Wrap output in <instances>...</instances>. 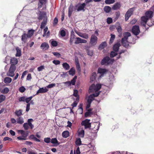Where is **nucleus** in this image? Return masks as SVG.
Returning a JSON list of instances; mask_svg holds the SVG:
<instances>
[{
  "label": "nucleus",
  "instance_id": "34",
  "mask_svg": "<svg viewBox=\"0 0 154 154\" xmlns=\"http://www.w3.org/2000/svg\"><path fill=\"white\" fill-rule=\"evenodd\" d=\"M17 123L22 124L24 122L23 119L22 117H20L17 119Z\"/></svg>",
  "mask_w": 154,
  "mask_h": 154
},
{
  "label": "nucleus",
  "instance_id": "59",
  "mask_svg": "<svg viewBox=\"0 0 154 154\" xmlns=\"http://www.w3.org/2000/svg\"><path fill=\"white\" fill-rule=\"evenodd\" d=\"M52 54L55 56L56 57H59L60 56V54L57 52H53L52 53Z\"/></svg>",
  "mask_w": 154,
  "mask_h": 154
},
{
  "label": "nucleus",
  "instance_id": "45",
  "mask_svg": "<svg viewBox=\"0 0 154 154\" xmlns=\"http://www.w3.org/2000/svg\"><path fill=\"white\" fill-rule=\"evenodd\" d=\"M82 38L79 37H77L76 38V40L75 42V44H79L81 43Z\"/></svg>",
  "mask_w": 154,
  "mask_h": 154
},
{
  "label": "nucleus",
  "instance_id": "52",
  "mask_svg": "<svg viewBox=\"0 0 154 154\" xmlns=\"http://www.w3.org/2000/svg\"><path fill=\"white\" fill-rule=\"evenodd\" d=\"M56 85V84H50L49 85H48L46 87V88H52L53 87H54V86H55Z\"/></svg>",
  "mask_w": 154,
  "mask_h": 154
},
{
  "label": "nucleus",
  "instance_id": "32",
  "mask_svg": "<svg viewBox=\"0 0 154 154\" xmlns=\"http://www.w3.org/2000/svg\"><path fill=\"white\" fill-rule=\"evenodd\" d=\"M12 79L9 77H5L4 80V82L6 84H8L11 82Z\"/></svg>",
  "mask_w": 154,
  "mask_h": 154
},
{
  "label": "nucleus",
  "instance_id": "12",
  "mask_svg": "<svg viewBox=\"0 0 154 154\" xmlns=\"http://www.w3.org/2000/svg\"><path fill=\"white\" fill-rule=\"evenodd\" d=\"M48 90L46 87L39 88V89L37 91L36 94H38L39 93H43L47 92Z\"/></svg>",
  "mask_w": 154,
  "mask_h": 154
},
{
  "label": "nucleus",
  "instance_id": "5",
  "mask_svg": "<svg viewBox=\"0 0 154 154\" xmlns=\"http://www.w3.org/2000/svg\"><path fill=\"white\" fill-rule=\"evenodd\" d=\"M16 67L14 65H11L9 71L7 74L9 76L13 77L14 76V72L16 70Z\"/></svg>",
  "mask_w": 154,
  "mask_h": 154
},
{
  "label": "nucleus",
  "instance_id": "53",
  "mask_svg": "<svg viewBox=\"0 0 154 154\" xmlns=\"http://www.w3.org/2000/svg\"><path fill=\"white\" fill-rule=\"evenodd\" d=\"M60 34L62 37H64L66 35V32L63 30H62L60 31Z\"/></svg>",
  "mask_w": 154,
  "mask_h": 154
},
{
  "label": "nucleus",
  "instance_id": "27",
  "mask_svg": "<svg viewBox=\"0 0 154 154\" xmlns=\"http://www.w3.org/2000/svg\"><path fill=\"white\" fill-rule=\"evenodd\" d=\"M73 9V6L72 5H70L69 7L68 11V16L70 17L72 12Z\"/></svg>",
  "mask_w": 154,
  "mask_h": 154
},
{
  "label": "nucleus",
  "instance_id": "23",
  "mask_svg": "<svg viewBox=\"0 0 154 154\" xmlns=\"http://www.w3.org/2000/svg\"><path fill=\"white\" fill-rule=\"evenodd\" d=\"M107 46V43L105 42L102 43L99 45V49L100 50H102L103 49Z\"/></svg>",
  "mask_w": 154,
  "mask_h": 154
},
{
  "label": "nucleus",
  "instance_id": "50",
  "mask_svg": "<svg viewBox=\"0 0 154 154\" xmlns=\"http://www.w3.org/2000/svg\"><path fill=\"white\" fill-rule=\"evenodd\" d=\"M51 45L54 47H56L57 45V42L55 41H53L51 42Z\"/></svg>",
  "mask_w": 154,
  "mask_h": 154
},
{
  "label": "nucleus",
  "instance_id": "55",
  "mask_svg": "<svg viewBox=\"0 0 154 154\" xmlns=\"http://www.w3.org/2000/svg\"><path fill=\"white\" fill-rule=\"evenodd\" d=\"M23 127L25 130H28L29 128L28 123H24L23 124Z\"/></svg>",
  "mask_w": 154,
  "mask_h": 154
},
{
  "label": "nucleus",
  "instance_id": "20",
  "mask_svg": "<svg viewBox=\"0 0 154 154\" xmlns=\"http://www.w3.org/2000/svg\"><path fill=\"white\" fill-rule=\"evenodd\" d=\"M51 143L56 145H58L60 144L56 138H54L51 139Z\"/></svg>",
  "mask_w": 154,
  "mask_h": 154
},
{
  "label": "nucleus",
  "instance_id": "13",
  "mask_svg": "<svg viewBox=\"0 0 154 154\" xmlns=\"http://www.w3.org/2000/svg\"><path fill=\"white\" fill-rule=\"evenodd\" d=\"M49 46L47 43L45 42L43 43L41 45L40 47L43 50H46L48 48Z\"/></svg>",
  "mask_w": 154,
  "mask_h": 154
},
{
  "label": "nucleus",
  "instance_id": "30",
  "mask_svg": "<svg viewBox=\"0 0 154 154\" xmlns=\"http://www.w3.org/2000/svg\"><path fill=\"white\" fill-rule=\"evenodd\" d=\"M123 45L126 48L128 47L129 45L127 39L124 40L123 42H122V39L121 41Z\"/></svg>",
  "mask_w": 154,
  "mask_h": 154
},
{
  "label": "nucleus",
  "instance_id": "8",
  "mask_svg": "<svg viewBox=\"0 0 154 154\" xmlns=\"http://www.w3.org/2000/svg\"><path fill=\"white\" fill-rule=\"evenodd\" d=\"M134 8H131L129 9L128 11L126 13L125 15V20H127L133 14V12L134 11Z\"/></svg>",
  "mask_w": 154,
  "mask_h": 154
},
{
  "label": "nucleus",
  "instance_id": "26",
  "mask_svg": "<svg viewBox=\"0 0 154 154\" xmlns=\"http://www.w3.org/2000/svg\"><path fill=\"white\" fill-rule=\"evenodd\" d=\"M17 51L16 56V57H20L21 55V50L20 48L19 47H17L16 48Z\"/></svg>",
  "mask_w": 154,
  "mask_h": 154
},
{
  "label": "nucleus",
  "instance_id": "37",
  "mask_svg": "<svg viewBox=\"0 0 154 154\" xmlns=\"http://www.w3.org/2000/svg\"><path fill=\"white\" fill-rule=\"evenodd\" d=\"M75 38V35H74V33L72 34L71 33V35L70 40H69V42L70 44L72 45L74 40V39Z\"/></svg>",
  "mask_w": 154,
  "mask_h": 154
},
{
  "label": "nucleus",
  "instance_id": "39",
  "mask_svg": "<svg viewBox=\"0 0 154 154\" xmlns=\"http://www.w3.org/2000/svg\"><path fill=\"white\" fill-rule=\"evenodd\" d=\"M69 73L70 75H73L75 73V69L73 67L69 71Z\"/></svg>",
  "mask_w": 154,
  "mask_h": 154
},
{
  "label": "nucleus",
  "instance_id": "24",
  "mask_svg": "<svg viewBox=\"0 0 154 154\" xmlns=\"http://www.w3.org/2000/svg\"><path fill=\"white\" fill-rule=\"evenodd\" d=\"M39 2L38 3V5L39 8H41L43 4H44L46 3L47 2V0H38Z\"/></svg>",
  "mask_w": 154,
  "mask_h": 154
},
{
  "label": "nucleus",
  "instance_id": "62",
  "mask_svg": "<svg viewBox=\"0 0 154 154\" xmlns=\"http://www.w3.org/2000/svg\"><path fill=\"white\" fill-rule=\"evenodd\" d=\"M78 91L77 90H74L73 95L75 97H77L78 96Z\"/></svg>",
  "mask_w": 154,
  "mask_h": 154
},
{
  "label": "nucleus",
  "instance_id": "31",
  "mask_svg": "<svg viewBox=\"0 0 154 154\" xmlns=\"http://www.w3.org/2000/svg\"><path fill=\"white\" fill-rule=\"evenodd\" d=\"M62 136L65 138L68 137L69 136V133L68 131H65L63 132L62 134Z\"/></svg>",
  "mask_w": 154,
  "mask_h": 154
},
{
  "label": "nucleus",
  "instance_id": "48",
  "mask_svg": "<svg viewBox=\"0 0 154 154\" xmlns=\"http://www.w3.org/2000/svg\"><path fill=\"white\" fill-rule=\"evenodd\" d=\"M115 2V0H106L105 3L108 4H112Z\"/></svg>",
  "mask_w": 154,
  "mask_h": 154
},
{
  "label": "nucleus",
  "instance_id": "1",
  "mask_svg": "<svg viewBox=\"0 0 154 154\" xmlns=\"http://www.w3.org/2000/svg\"><path fill=\"white\" fill-rule=\"evenodd\" d=\"M101 88V85L99 84H97L96 85L93 84L90 87L88 90L89 93L93 94L86 98L87 100L86 109L89 108L90 107L91 103L94 100V97L99 95L100 92L99 90Z\"/></svg>",
  "mask_w": 154,
  "mask_h": 154
},
{
  "label": "nucleus",
  "instance_id": "18",
  "mask_svg": "<svg viewBox=\"0 0 154 154\" xmlns=\"http://www.w3.org/2000/svg\"><path fill=\"white\" fill-rule=\"evenodd\" d=\"M18 62V60L15 57L12 58L11 59L10 62L11 64V65L13 64L15 66V65L17 64Z\"/></svg>",
  "mask_w": 154,
  "mask_h": 154
},
{
  "label": "nucleus",
  "instance_id": "40",
  "mask_svg": "<svg viewBox=\"0 0 154 154\" xmlns=\"http://www.w3.org/2000/svg\"><path fill=\"white\" fill-rule=\"evenodd\" d=\"M104 11L107 13L109 12L111 10V8L108 6H105L104 8Z\"/></svg>",
  "mask_w": 154,
  "mask_h": 154
},
{
  "label": "nucleus",
  "instance_id": "15",
  "mask_svg": "<svg viewBox=\"0 0 154 154\" xmlns=\"http://www.w3.org/2000/svg\"><path fill=\"white\" fill-rule=\"evenodd\" d=\"M123 38H122V42H123L124 40L127 39L128 37L130 36L131 34L129 32H125L123 34Z\"/></svg>",
  "mask_w": 154,
  "mask_h": 154
},
{
  "label": "nucleus",
  "instance_id": "36",
  "mask_svg": "<svg viewBox=\"0 0 154 154\" xmlns=\"http://www.w3.org/2000/svg\"><path fill=\"white\" fill-rule=\"evenodd\" d=\"M15 113L17 116H20L22 115V110L21 109H19L18 110H16L15 111Z\"/></svg>",
  "mask_w": 154,
  "mask_h": 154
},
{
  "label": "nucleus",
  "instance_id": "2",
  "mask_svg": "<svg viewBox=\"0 0 154 154\" xmlns=\"http://www.w3.org/2000/svg\"><path fill=\"white\" fill-rule=\"evenodd\" d=\"M153 15V12L152 11H146L145 13V16L141 18V25L145 27L147 20L151 18Z\"/></svg>",
  "mask_w": 154,
  "mask_h": 154
},
{
  "label": "nucleus",
  "instance_id": "57",
  "mask_svg": "<svg viewBox=\"0 0 154 154\" xmlns=\"http://www.w3.org/2000/svg\"><path fill=\"white\" fill-rule=\"evenodd\" d=\"M44 66H41L37 68L38 71H42L44 69Z\"/></svg>",
  "mask_w": 154,
  "mask_h": 154
},
{
  "label": "nucleus",
  "instance_id": "63",
  "mask_svg": "<svg viewBox=\"0 0 154 154\" xmlns=\"http://www.w3.org/2000/svg\"><path fill=\"white\" fill-rule=\"evenodd\" d=\"M25 100V97H21L19 98V100L20 101H24Z\"/></svg>",
  "mask_w": 154,
  "mask_h": 154
},
{
  "label": "nucleus",
  "instance_id": "38",
  "mask_svg": "<svg viewBox=\"0 0 154 154\" xmlns=\"http://www.w3.org/2000/svg\"><path fill=\"white\" fill-rule=\"evenodd\" d=\"M48 30V28L47 27H46L44 29V33L43 35V37H45L46 36H48L49 34V31H48V32L47 33H46V32Z\"/></svg>",
  "mask_w": 154,
  "mask_h": 154
},
{
  "label": "nucleus",
  "instance_id": "16",
  "mask_svg": "<svg viewBox=\"0 0 154 154\" xmlns=\"http://www.w3.org/2000/svg\"><path fill=\"white\" fill-rule=\"evenodd\" d=\"M18 131V133L21 134L22 136L26 138L28 135V133H26L25 131L23 130H19Z\"/></svg>",
  "mask_w": 154,
  "mask_h": 154
},
{
  "label": "nucleus",
  "instance_id": "28",
  "mask_svg": "<svg viewBox=\"0 0 154 154\" xmlns=\"http://www.w3.org/2000/svg\"><path fill=\"white\" fill-rule=\"evenodd\" d=\"M63 67L66 70H68L70 68V66L66 63H64L62 64Z\"/></svg>",
  "mask_w": 154,
  "mask_h": 154
},
{
  "label": "nucleus",
  "instance_id": "4",
  "mask_svg": "<svg viewBox=\"0 0 154 154\" xmlns=\"http://www.w3.org/2000/svg\"><path fill=\"white\" fill-rule=\"evenodd\" d=\"M107 71V70L106 69L99 68L98 69V73L97 74V76L98 77L97 78L98 80H99L100 77L103 76V74Z\"/></svg>",
  "mask_w": 154,
  "mask_h": 154
},
{
  "label": "nucleus",
  "instance_id": "33",
  "mask_svg": "<svg viewBox=\"0 0 154 154\" xmlns=\"http://www.w3.org/2000/svg\"><path fill=\"white\" fill-rule=\"evenodd\" d=\"M9 91V89L7 87H5L2 90L0 89V92L3 94H7Z\"/></svg>",
  "mask_w": 154,
  "mask_h": 154
},
{
  "label": "nucleus",
  "instance_id": "17",
  "mask_svg": "<svg viewBox=\"0 0 154 154\" xmlns=\"http://www.w3.org/2000/svg\"><path fill=\"white\" fill-rule=\"evenodd\" d=\"M120 46V43L118 42L115 44L113 47V49L115 51H117L119 49V47Z\"/></svg>",
  "mask_w": 154,
  "mask_h": 154
},
{
  "label": "nucleus",
  "instance_id": "51",
  "mask_svg": "<svg viewBox=\"0 0 154 154\" xmlns=\"http://www.w3.org/2000/svg\"><path fill=\"white\" fill-rule=\"evenodd\" d=\"M32 97H33L32 96H31V97H27L26 98H25V101H26V102L27 103H29V102L32 99Z\"/></svg>",
  "mask_w": 154,
  "mask_h": 154
},
{
  "label": "nucleus",
  "instance_id": "44",
  "mask_svg": "<svg viewBox=\"0 0 154 154\" xmlns=\"http://www.w3.org/2000/svg\"><path fill=\"white\" fill-rule=\"evenodd\" d=\"M77 79V77L76 76H75L72 80L71 81L70 83L71 84H72V85H75V82H76V79Z\"/></svg>",
  "mask_w": 154,
  "mask_h": 154
},
{
  "label": "nucleus",
  "instance_id": "10",
  "mask_svg": "<svg viewBox=\"0 0 154 154\" xmlns=\"http://www.w3.org/2000/svg\"><path fill=\"white\" fill-rule=\"evenodd\" d=\"M28 38V36L26 33H24L21 36V41L22 44H25Z\"/></svg>",
  "mask_w": 154,
  "mask_h": 154
},
{
  "label": "nucleus",
  "instance_id": "64",
  "mask_svg": "<svg viewBox=\"0 0 154 154\" xmlns=\"http://www.w3.org/2000/svg\"><path fill=\"white\" fill-rule=\"evenodd\" d=\"M87 53L90 56H91L93 54V51L92 50H88Z\"/></svg>",
  "mask_w": 154,
  "mask_h": 154
},
{
  "label": "nucleus",
  "instance_id": "21",
  "mask_svg": "<svg viewBox=\"0 0 154 154\" xmlns=\"http://www.w3.org/2000/svg\"><path fill=\"white\" fill-rule=\"evenodd\" d=\"M121 6V5L119 3H116L113 5L112 8L114 10H116L120 8Z\"/></svg>",
  "mask_w": 154,
  "mask_h": 154
},
{
  "label": "nucleus",
  "instance_id": "3",
  "mask_svg": "<svg viewBox=\"0 0 154 154\" xmlns=\"http://www.w3.org/2000/svg\"><path fill=\"white\" fill-rule=\"evenodd\" d=\"M114 61V59H110L108 57H106L104 58L101 60V64L102 65H108L112 64Z\"/></svg>",
  "mask_w": 154,
  "mask_h": 154
},
{
  "label": "nucleus",
  "instance_id": "6",
  "mask_svg": "<svg viewBox=\"0 0 154 154\" xmlns=\"http://www.w3.org/2000/svg\"><path fill=\"white\" fill-rule=\"evenodd\" d=\"M97 37L95 35L91 36L90 43L92 46H94L96 45L97 42Z\"/></svg>",
  "mask_w": 154,
  "mask_h": 154
},
{
  "label": "nucleus",
  "instance_id": "22",
  "mask_svg": "<svg viewBox=\"0 0 154 154\" xmlns=\"http://www.w3.org/2000/svg\"><path fill=\"white\" fill-rule=\"evenodd\" d=\"M116 27L119 33H120L122 32V29L121 26H120V24L119 23H116Z\"/></svg>",
  "mask_w": 154,
  "mask_h": 154
},
{
  "label": "nucleus",
  "instance_id": "43",
  "mask_svg": "<svg viewBox=\"0 0 154 154\" xmlns=\"http://www.w3.org/2000/svg\"><path fill=\"white\" fill-rule=\"evenodd\" d=\"M44 141L46 143H49L51 142V139L50 137L45 138Z\"/></svg>",
  "mask_w": 154,
  "mask_h": 154
},
{
  "label": "nucleus",
  "instance_id": "47",
  "mask_svg": "<svg viewBox=\"0 0 154 154\" xmlns=\"http://www.w3.org/2000/svg\"><path fill=\"white\" fill-rule=\"evenodd\" d=\"M115 38V36L114 35L111 34V37L110 39V42L109 43L111 44L112 43L114 40V39Z\"/></svg>",
  "mask_w": 154,
  "mask_h": 154
},
{
  "label": "nucleus",
  "instance_id": "25",
  "mask_svg": "<svg viewBox=\"0 0 154 154\" xmlns=\"http://www.w3.org/2000/svg\"><path fill=\"white\" fill-rule=\"evenodd\" d=\"M35 30L32 29L29 30H28V34H27V35L28 36V38H31Z\"/></svg>",
  "mask_w": 154,
  "mask_h": 154
},
{
  "label": "nucleus",
  "instance_id": "14",
  "mask_svg": "<svg viewBox=\"0 0 154 154\" xmlns=\"http://www.w3.org/2000/svg\"><path fill=\"white\" fill-rule=\"evenodd\" d=\"M85 6L86 5L85 3L81 4L78 7L77 9V11H80L83 10V11H84L85 10L84 8Z\"/></svg>",
  "mask_w": 154,
  "mask_h": 154
},
{
  "label": "nucleus",
  "instance_id": "58",
  "mask_svg": "<svg viewBox=\"0 0 154 154\" xmlns=\"http://www.w3.org/2000/svg\"><path fill=\"white\" fill-rule=\"evenodd\" d=\"M25 88L23 87L22 86L20 87L19 89V91L22 93H23L24 91L25 90Z\"/></svg>",
  "mask_w": 154,
  "mask_h": 154
},
{
  "label": "nucleus",
  "instance_id": "49",
  "mask_svg": "<svg viewBox=\"0 0 154 154\" xmlns=\"http://www.w3.org/2000/svg\"><path fill=\"white\" fill-rule=\"evenodd\" d=\"M82 37L85 39H88L89 38V35L86 33H83Z\"/></svg>",
  "mask_w": 154,
  "mask_h": 154
},
{
  "label": "nucleus",
  "instance_id": "60",
  "mask_svg": "<svg viewBox=\"0 0 154 154\" xmlns=\"http://www.w3.org/2000/svg\"><path fill=\"white\" fill-rule=\"evenodd\" d=\"M53 63L55 65H59L60 63V62L58 60H54L53 61Z\"/></svg>",
  "mask_w": 154,
  "mask_h": 154
},
{
  "label": "nucleus",
  "instance_id": "29",
  "mask_svg": "<svg viewBox=\"0 0 154 154\" xmlns=\"http://www.w3.org/2000/svg\"><path fill=\"white\" fill-rule=\"evenodd\" d=\"M78 136L81 137H83L85 134L84 131L83 130H79L78 132Z\"/></svg>",
  "mask_w": 154,
  "mask_h": 154
},
{
  "label": "nucleus",
  "instance_id": "46",
  "mask_svg": "<svg viewBox=\"0 0 154 154\" xmlns=\"http://www.w3.org/2000/svg\"><path fill=\"white\" fill-rule=\"evenodd\" d=\"M75 143L77 145H80L81 144V141L80 138L76 139L75 141Z\"/></svg>",
  "mask_w": 154,
  "mask_h": 154
},
{
  "label": "nucleus",
  "instance_id": "54",
  "mask_svg": "<svg viewBox=\"0 0 154 154\" xmlns=\"http://www.w3.org/2000/svg\"><path fill=\"white\" fill-rule=\"evenodd\" d=\"M117 54V53L115 52L114 51H112L111 52L110 55V57H112L116 56Z\"/></svg>",
  "mask_w": 154,
  "mask_h": 154
},
{
  "label": "nucleus",
  "instance_id": "7",
  "mask_svg": "<svg viewBox=\"0 0 154 154\" xmlns=\"http://www.w3.org/2000/svg\"><path fill=\"white\" fill-rule=\"evenodd\" d=\"M90 120L86 119L81 123L82 125L84 126L85 129L89 128L91 126V123H90Z\"/></svg>",
  "mask_w": 154,
  "mask_h": 154
},
{
  "label": "nucleus",
  "instance_id": "11",
  "mask_svg": "<svg viewBox=\"0 0 154 154\" xmlns=\"http://www.w3.org/2000/svg\"><path fill=\"white\" fill-rule=\"evenodd\" d=\"M94 124L95 127L93 128L92 131H94L93 133H96L99 129L100 123L98 122H94Z\"/></svg>",
  "mask_w": 154,
  "mask_h": 154
},
{
  "label": "nucleus",
  "instance_id": "61",
  "mask_svg": "<svg viewBox=\"0 0 154 154\" xmlns=\"http://www.w3.org/2000/svg\"><path fill=\"white\" fill-rule=\"evenodd\" d=\"M107 22L108 24H110L112 22V19L111 18L109 17L107 19Z\"/></svg>",
  "mask_w": 154,
  "mask_h": 154
},
{
  "label": "nucleus",
  "instance_id": "19",
  "mask_svg": "<svg viewBox=\"0 0 154 154\" xmlns=\"http://www.w3.org/2000/svg\"><path fill=\"white\" fill-rule=\"evenodd\" d=\"M96 77H98H98L97 76V75H96V73H95V72L93 73L92 74L91 76L90 77V82H92L93 81H94V80L95 79Z\"/></svg>",
  "mask_w": 154,
  "mask_h": 154
},
{
  "label": "nucleus",
  "instance_id": "56",
  "mask_svg": "<svg viewBox=\"0 0 154 154\" xmlns=\"http://www.w3.org/2000/svg\"><path fill=\"white\" fill-rule=\"evenodd\" d=\"M75 33L77 34L80 37H82V35L83 34V33H82L80 32H79L77 31H75Z\"/></svg>",
  "mask_w": 154,
  "mask_h": 154
},
{
  "label": "nucleus",
  "instance_id": "35",
  "mask_svg": "<svg viewBox=\"0 0 154 154\" xmlns=\"http://www.w3.org/2000/svg\"><path fill=\"white\" fill-rule=\"evenodd\" d=\"M83 104L82 103L80 104L79 106V108L78 109V112L80 114H82L83 113V109H82Z\"/></svg>",
  "mask_w": 154,
  "mask_h": 154
},
{
  "label": "nucleus",
  "instance_id": "9",
  "mask_svg": "<svg viewBox=\"0 0 154 154\" xmlns=\"http://www.w3.org/2000/svg\"><path fill=\"white\" fill-rule=\"evenodd\" d=\"M133 33L135 35H138L140 32L139 26H134L132 29Z\"/></svg>",
  "mask_w": 154,
  "mask_h": 154
},
{
  "label": "nucleus",
  "instance_id": "41",
  "mask_svg": "<svg viewBox=\"0 0 154 154\" xmlns=\"http://www.w3.org/2000/svg\"><path fill=\"white\" fill-rule=\"evenodd\" d=\"M33 121V120L32 119H28V125L30 126L31 129L33 128L34 127L33 125L31 122Z\"/></svg>",
  "mask_w": 154,
  "mask_h": 154
},
{
  "label": "nucleus",
  "instance_id": "42",
  "mask_svg": "<svg viewBox=\"0 0 154 154\" xmlns=\"http://www.w3.org/2000/svg\"><path fill=\"white\" fill-rule=\"evenodd\" d=\"M6 99V97L5 95L1 94L0 95V103L2 102L5 100Z\"/></svg>",
  "mask_w": 154,
  "mask_h": 154
}]
</instances>
